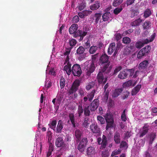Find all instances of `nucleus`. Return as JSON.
I'll return each mask as SVG.
<instances>
[{"label":"nucleus","mask_w":157,"mask_h":157,"mask_svg":"<svg viewBox=\"0 0 157 157\" xmlns=\"http://www.w3.org/2000/svg\"><path fill=\"white\" fill-rule=\"evenodd\" d=\"M151 14V10L149 9H147L144 12V17L145 18H146L149 17Z\"/></svg>","instance_id":"obj_46"},{"label":"nucleus","mask_w":157,"mask_h":157,"mask_svg":"<svg viewBox=\"0 0 157 157\" xmlns=\"http://www.w3.org/2000/svg\"><path fill=\"white\" fill-rule=\"evenodd\" d=\"M123 1V0H114L113 3L114 6L117 7L121 4Z\"/></svg>","instance_id":"obj_45"},{"label":"nucleus","mask_w":157,"mask_h":157,"mask_svg":"<svg viewBox=\"0 0 157 157\" xmlns=\"http://www.w3.org/2000/svg\"><path fill=\"white\" fill-rule=\"evenodd\" d=\"M107 138L106 136L104 135H103L102 136L101 142V138L99 137L97 139L98 144L99 145L101 144V149H103L105 148L107 143Z\"/></svg>","instance_id":"obj_9"},{"label":"nucleus","mask_w":157,"mask_h":157,"mask_svg":"<svg viewBox=\"0 0 157 157\" xmlns=\"http://www.w3.org/2000/svg\"><path fill=\"white\" fill-rule=\"evenodd\" d=\"M86 4L82 2L78 6V8L79 10L81 11L82 10L86 7Z\"/></svg>","instance_id":"obj_64"},{"label":"nucleus","mask_w":157,"mask_h":157,"mask_svg":"<svg viewBox=\"0 0 157 157\" xmlns=\"http://www.w3.org/2000/svg\"><path fill=\"white\" fill-rule=\"evenodd\" d=\"M105 92V94L103 97V101L105 102H107L109 98V92L108 90H107Z\"/></svg>","instance_id":"obj_56"},{"label":"nucleus","mask_w":157,"mask_h":157,"mask_svg":"<svg viewBox=\"0 0 157 157\" xmlns=\"http://www.w3.org/2000/svg\"><path fill=\"white\" fill-rule=\"evenodd\" d=\"M122 69V67L121 66L116 67L115 69L114 70L113 73V75L116 74L117 73L120 71Z\"/></svg>","instance_id":"obj_57"},{"label":"nucleus","mask_w":157,"mask_h":157,"mask_svg":"<svg viewBox=\"0 0 157 157\" xmlns=\"http://www.w3.org/2000/svg\"><path fill=\"white\" fill-rule=\"evenodd\" d=\"M109 57L106 54H102L100 59V63L101 65H104L107 63L110 64V62L109 61Z\"/></svg>","instance_id":"obj_11"},{"label":"nucleus","mask_w":157,"mask_h":157,"mask_svg":"<svg viewBox=\"0 0 157 157\" xmlns=\"http://www.w3.org/2000/svg\"><path fill=\"white\" fill-rule=\"evenodd\" d=\"M141 87V85L138 84L134 88L131 92V94L132 96L136 95L140 91Z\"/></svg>","instance_id":"obj_25"},{"label":"nucleus","mask_w":157,"mask_h":157,"mask_svg":"<svg viewBox=\"0 0 157 157\" xmlns=\"http://www.w3.org/2000/svg\"><path fill=\"white\" fill-rule=\"evenodd\" d=\"M80 84V82L78 80H75L68 91L69 95H70L75 92L77 90Z\"/></svg>","instance_id":"obj_5"},{"label":"nucleus","mask_w":157,"mask_h":157,"mask_svg":"<svg viewBox=\"0 0 157 157\" xmlns=\"http://www.w3.org/2000/svg\"><path fill=\"white\" fill-rule=\"evenodd\" d=\"M145 44V42L143 43L141 41H138L135 44V46L137 48H140L144 46V44Z\"/></svg>","instance_id":"obj_49"},{"label":"nucleus","mask_w":157,"mask_h":157,"mask_svg":"<svg viewBox=\"0 0 157 157\" xmlns=\"http://www.w3.org/2000/svg\"><path fill=\"white\" fill-rule=\"evenodd\" d=\"M69 117L73 127L75 128L76 127V125L75 122L74 114L72 113H70L69 114Z\"/></svg>","instance_id":"obj_38"},{"label":"nucleus","mask_w":157,"mask_h":157,"mask_svg":"<svg viewBox=\"0 0 157 157\" xmlns=\"http://www.w3.org/2000/svg\"><path fill=\"white\" fill-rule=\"evenodd\" d=\"M97 79L99 84L104 85L106 82L107 78H104L103 74L101 72L99 71L97 75Z\"/></svg>","instance_id":"obj_8"},{"label":"nucleus","mask_w":157,"mask_h":157,"mask_svg":"<svg viewBox=\"0 0 157 157\" xmlns=\"http://www.w3.org/2000/svg\"><path fill=\"white\" fill-rule=\"evenodd\" d=\"M123 89L122 88L117 89L114 91L112 96L113 97H117L122 92Z\"/></svg>","instance_id":"obj_31"},{"label":"nucleus","mask_w":157,"mask_h":157,"mask_svg":"<svg viewBox=\"0 0 157 157\" xmlns=\"http://www.w3.org/2000/svg\"><path fill=\"white\" fill-rule=\"evenodd\" d=\"M129 94V92L127 90L123 92L122 98L123 99L127 98Z\"/></svg>","instance_id":"obj_60"},{"label":"nucleus","mask_w":157,"mask_h":157,"mask_svg":"<svg viewBox=\"0 0 157 157\" xmlns=\"http://www.w3.org/2000/svg\"><path fill=\"white\" fill-rule=\"evenodd\" d=\"M132 52L127 47H126L124 48V54L128 55H129V54L132 53Z\"/></svg>","instance_id":"obj_50"},{"label":"nucleus","mask_w":157,"mask_h":157,"mask_svg":"<svg viewBox=\"0 0 157 157\" xmlns=\"http://www.w3.org/2000/svg\"><path fill=\"white\" fill-rule=\"evenodd\" d=\"M71 49V48H66V51L64 53V55L69 56Z\"/></svg>","instance_id":"obj_63"},{"label":"nucleus","mask_w":157,"mask_h":157,"mask_svg":"<svg viewBox=\"0 0 157 157\" xmlns=\"http://www.w3.org/2000/svg\"><path fill=\"white\" fill-rule=\"evenodd\" d=\"M82 68L83 70L86 72V75L90 76L95 70V67L94 64L92 61L90 60L87 61L83 64Z\"/></svg>","instance_id":"obj_1"},{"label":"nucleus","mask_w":157,"mask_h":157,"mask_svg":"<svg viewBox=\"0 0 157 157\" xmlns=\"http://www.w3.org/2000/svg\"><path fill=\"white\" fill-rule=\"evenodd\" d=\"M151 49V46L149 45H147L139 52L137 55V58L140 59L142 57L146 56L149 52Z\"/></svg>","instance_id":"obj_3"},{"label":"nucleus","mask_w":157,"mask_h":157,"mask_svg":"<svg viewBox=\"0 0 157 157\" xmlns=\"http://www.w3.org/2000/svg\"><path fill=\"white\" fill-rule=\"evenodd\" d=\"M60 84L61 89H62L64 87L65 84V80L63 76L61 77L60 79Z\"/></svg>","instance_id":"obj_44"},{"label":"nucleus","mask_w":157,"mask_h":157,"mask_svg":"<svg viewBox=\"0 0 157 157\" xmlns=\"http://www.w3.org/2000/svg\"><path fill=\"white\" fill-rule=\"evenodd\" d=\"M62 100V98L61 97L59 96H57L56 98L53 99L52 101V102L54 105L55 109L57 110L59 108Z\"/></svg>","instance_id":"obj_12"},{"label":"nucleus","mask_w":157,"mask_h":157,"mask_svg":"<svg viewBox=\"0 0 157 157\" xmlns=\"http://www.w3.org/2000/svg\"><path fill=\"white\" fill-rule=\"evenodd\" d=\"M84 108V114L85 117H89L90 114V112L89 106L83 105Z\"/></svg>","instance_id":"obj_27"},{"label":"nucleus","mask_w":157,"mask_h":157,"mask_svg":"<svg viewBox=\"0 0 157 157\" xmlns=\"http://www.w3.org/2000/svg\"><path fill=\"white\" fill-rule=\"evenodd\" d=\"M72 68H71V64L69 62L67 63V65H65L63 68V70L66 71L68 75H70L72 72Z\"/></svg>","instance_id":"obj_24"},{"label":"nucleus","mask_w":157,"mask_h":157,"mask_svg":"<svg viewBox=\"0 0 157 157\" xmlns=\"http://www.w3.org/2000/svg\"><path fill=\"white\" fill-rule=\"evenodd\" d=\"M128 75V73L127 72V69H124L120 72L118 75V77L121 79H124L127 77Z\"/></svg>","instance_id":"obj_22"},{"label":"nucleus","mask_w":157,"mask_h":157,"mask_svg":"<svg viewBox=\"0 0 157 157\" xmlns=\"http://www.w3.org/2000/svg\"><path fill=\"white\" fill-rule=\"evenodd\" d=\"M71 71L73 74L75 76L79 77L82 73L80 66L78 64H75L73 66Z\"/></svg>","instance_id":"obj_4"},{"label":"nucleus","mask_w":157,"mask_h":157,"mask_svg":"<svg viewBox=\"0 0 157 157\" xmlns=\"http://www.w3.org/2000/svg\"><path fill=\"white\" fill-rule=\"evenodd\" d=\"M94 84L93 82L89 83L86 86V89L87 90H89L90 89L92 88L94 86Z\"/></svg>","instance_id":"obj_55"},{"label":"nucleus","mask_w":157,"mask_h":157,"mask_svg":"<svg viewBox=\"0 0 157 157\" xmlns=\"http://www.w3.org/2000/svg\"><path fill=\"white\" fill-rule=\"evenodd\" d=\"M100 3L99 1H96L94 3L90 6V9L92 10L98 9L100 6Z\"/></svg>","instance_id":"obj_23"},{"label":"nucleus","mask_w":157,"mask_h":157,"mask_svg":"<svg viewBox=\"0 0 157 157\" xmlns=\"http://www.w3.org/2000/svg\"><path fill=\"white\" fill-rule=\"evenodd\" d=\"M101 14L100 13H96L94 14L92 17V19L94 21L95 24H97L99 21L101 23Z\"/></svg>","instance_id":"obj_17"},{"label":"nucleus","mask_w":157,"mask_h":157,"mask_svg":"<svg viewBox=\"0 0 157 157\" xmlns=\"http://www.w3.org/2000/svg\"><path fill=\"white\" fill-rule=\"evenodd\" d=\"M156 135L155 133H152L151 134L150 140V144H152L153 141L154 140L155 138H156Z\"/></svg>","instance_id":"obj_59"},{"label":"nucleus","mask_w":157,"mask_h":157,"mask_svg":"<svg viewBox=\"0 0 157 157\" xmlns=\"http://www.w3.org/2000/svg\"><path fill=\"white\" fill-rule=\"evenodd\" d=\"M63 124L61 120H59L56 127V132L60 133L62 132V130L63 128Z\"/></svg>","instance_id":"obj_21"},{"label":"nucleus","mask_w":157,"mask_h":157,"mask_svg":"<svg viewBox=\"0 0 157 157\" xmlns=\"http://www.w3.org/2000/svg\"><path fill=\"white\" fill-rule=\"evenodd\" d=\"M126 109H125L122 113L121 119L122 121L125 122L127 120V118L125 114Z\"/></svg>","instance_id":"obj_52"},{"label":"nucleus","mask_w":157,"mask_h":157,"mask_svg":"<svg viewBox=\"0 0 157 157\" xmlns=\"http://www.w3.org/2000/svg\"><path fill=\"white\" fill-rule=\"evenodd\" d=\"M98 49V47L96 46H91L89 49V53L90 54H93L95 53Z\"/></svg>","instance_id":"obj_42"},{"label":"nucleus","mask_w":157,"mask_h":157,"mask_svg":"<svg viewBox=\"0 0 157 157\" xmlns=\"http://www.w3.org/2000/svg\"><path fill=\"white\" fill-rule=\"evenodd\" d=\"M107 124L105 127L106 130L108 131L109 129L112 128L114 126V122H106Z\"/></svg>","instance_id":"obj_43"},{"label":"nucleus","mask_w":157,"mask_h":157,"mask_svg":"<svg viewBox=\"0 0 157 157\" xmlns=\"http://www.w3.org/2000/svg\"><path fill=\"white\" fill-rule=\"evenodd\" d=\"M151 22L148 20L146 21L143 24V28L144 29H148L151 26Z\"/></svg>","instance_id":"obj_34"},{"label":"nucleus","mask_w":157,"mask_h":157,"mask_svg":"<svg viewBox=\"0 0 157 157\" xmlns=\"http://www.w3.org/2000/svg\"><path fill=\"white\" fill-rule=\"evenodd\" d=\"M89 120V119L87 117H85L84 119V121L83 123V125L85 127H86L88 125L89 123L88 121Z\"/></svg>","instance_id":"obj_62"},{"label":"nucleus","mask_w":157,"mask_h":157,"mask_svg":"<svg viewBox=\"0 0 157 157\" xmlns=\"http://www.w3.org/2000/svg\"><path fill=\"white\" fill-rule=\"evenodd\" d=\"M106 122H114V120L113 116L110 114L107 113L105 116Z\"/></svg>","instance_id":"obj_32"},{"label":"nucleus","mask_w":157,"mask_h":157,"mask_svg":"<svg viewBox=\"0 0 157 157\" xmlns=\"http://www.w3.org/2000/svg\"><path fill=\"white\" fill-rule=\"evenodd\" d=\"M120 148H124L127 149L128 147V144L126 141H122L120 144Z\"/></svg>","instance_id":"obj_47"},{"label":"nucleus","mask_w":157,"mask_h":157,"mask_svg":"<svg viewBox=\"0 0 157 157\" xmlns=\"http://www.w3.org/2000/svg\"><path fill=\"white\" fill-rule=\"evenodd\" d=\"M95 152L94 149L93 147H90L87 148V153L88 155H91L94 154Z\"/></svg>","instance_id":"obj_35"},{"label":"nucleus","mask_w":157,"mask_h":157,"mask_svg":"<svg viewBox=\"0 0 157 157\" xmlns=\"http://www.w3.org/2000/svg\"><path fill=\"white\" fill-rule=\"evenodd\" d=\"M84 108L83 109L82 105H79L78 108V113L79 117H80L82 116Z\"/></svg>","instance_id":"obj_40"},{"label":"nucleus","mask_w":157,"mask_h":157,"mask_svg":"<svg viewBox=\"0 0 157 157\" xmlns=\"http://www.w3.org/2000/svg\"><path fill=\"white\" fill-rule=\"evenodd\" d=\"M99 105V100L98 99H95L90 103L89 105L90 110L91 112L96 110Z\"/></svg>","instance_id":"obj_10"},{"label":"nucleus","mask_w":157,"mask_h":157,"mask_svg":"<svg viewBox=\"0 0 157 157\" xmlns=\"http://www.w3.org/2000/svg\"><path fill=\"white\" fill-rule=\"evenodd\" d=\"M85 51V48L82 46H79L77 49L76 53L79 55L78 59L79 60H82L86 57V54L84 53Z\"/></svg>","instance_id":"obj_7"},{"label":"nucleus","mask_w":157,"mask_h":157,"mask_svg":"<svg viewBox=\"0 0 157 157\" xmlns=\"http://www.w3.org/2000/svg\"><path fill=\"white\" fill-rule=\"evenodd\" d=\"M139 13V11L138 10L132 9L131 10V17L133 18L135 16H137Z\"/></svg>","instance_id":"obj_37"},{"label":"nucleus","mask_w":157,"mask_h":157,"mask_svg":"<svg viewBox=\"0 0 157 157\" xmlns=\"http://www.w3.org/2000/svg\"><path fill=\"white\" fill-rule=\"evenodd\" d=\"M85 49H87L89 48L90 46V41L89 40H88L86 42L84 45Z\"/></svg>","instance_id":"obj_61"},{"label":"nucleus","mask_w":157,"mask_h":157,"mask_svg":"<svg viewBox=\"0 0 157 157\" xmlns=\"http://www.w3.org/2000/svg\"><path fill=\"white\" fill-rule=\"evenodd\" d=\"M55 145L57 147H63L65 145L64 141L62 137H59L56 140Z\"/></svg>","instance_id":"obj_16"},{"label":"nucleus","mask_w":157,"mask_h":157,"mask_svg":"<svg viewBox=\"0 0 157 157\" xmlns=\"http://www.w3.org/2000/svg\"><path fill=\"white\" fill-rule=\"evenodd\" d=\"M97 118L98 121V123H100L101 124H103L105 123V119L102 116H98Z\"/></svg>","instance_id":"obj_53"},{"label":"nucleus","mask_w":157,"mask_h":157,"mask_svg":"<svg viewBox=\"0 0 157 157\" xmlns=\"http://www.w3.org/2000/svg\"><path fill=\"white\" fill-rule=\"evenodd\" d=\"M149 126L147 123L144 124L142 127V130L140 133V137L142 138L146 135L148 132Z\"/></svg>","instance_id":"obj_13"},{"label":"nucleus","mask_w":157,"mask_h":157,"mask_svg":"<svg viewBox=\"0 0 157 157\" xmlns=\"http://www.w3.org/2000/svg\"><path fill=\"white\" fill-rule=\"evenodd\" d=\"M68 43L70 46V48H71L72 49V48L76 45L77 44V41L74 39H69V40Z\"/></svg>","instance_id":"obj_36"},{"label":"nucleus","mask_w":157,"mask_h":157,"mask_svg":"<svg viewBox=\"0 0 157 157\" xmlns=\"http://www.w3.org/2000/svg\"><path fill=\"white\" fill-rule=\"evenodd\" d=\"M132 84V81L130 80L123 83V86L124 87L126 88L131 86Z\"/></svg>","instance_id":"obj_54"},{"label":"nucleus","mask_w":157,"mask_h":157,"mask_svg":"<svg viewBox=\"0 0 157 157\" xmlns=\"http://www.w3.org/2000/svg\"><path fill=\"white\" fill-rule=\"evenodd\" d=\"M111 15V13L109 12H106L102 16L103 21H108L109 19V17Z\"/></svg>","instance_id":"obj_29"},{"label":"nucleus","mask_w":157,"mask_h":157,"mask_svg":"<svg viewBox=\"0 0 157 157\" xmlns=\"http://www.w3.org/2000/svg\"><path fill=\"white\" fill-rule=\"evenodd\" d=\"M142 20L139 18L132 22L131 25L132 26H138L142 22Z\"/></svg>","instance_id":"obj_33"},{"label":"nucleus","mask_w":157,"mask_h":157,"mask_svg":"<svg viewBox=\"0 0 157 157\" xmlns=\"http://www.w3.org/2000/svg\"><path fill=\"white\" fill-rule=\"evenodd\" d=\"M121 150L119 149L118 150H115V151L112 152V153L111 154V156H113L114 155L120 154L121 152Z\"/></svg>","instance_id":"obj_58"},{"label":"nucleus","mask_w":157,"mask_h":157,"mask_svg":"<svg viewBox=\"0 0 157 157\" xmlns=\"http://www.w3.org/2000/svg\"><path fill=\"white\" fill-rule=\"evenodd\" d=\"M78 25L77 24H72L69 29V32L71 34H74L77 31Z\"/></svg>","instance_id":"obj_18"},{"label":"nucleus","mask_w":157,"mask_h":157,"mask_svg":"<svg viewBox=\"0 0 157 157\" xmlns=\"http://www.w3.org/2000/svg\"><path fill=\"white\" fill-rule=\"evenodd\" d=\"M90 128L94 133H98L100 132V128L96 123L92 124L90 126Z\"/></svg>","instance_id":"obj_14"},{"label":"nucleus","mask_w":157,"mask_h":157,"mask_svg":"<svg viewBox=\"0 0 157 157\" xmlns=\"http://www.w3.org/2000/svg\"><path fill=\"white\" fill-rule=\"evenodd\" d=\"M87 28L86 27H84L82 30H78L73 35L74 37L76 38L78 37H80V39H79V41H81L83 39V38L87 34Z\"/></svg>","instance_id":"obj_2"},{"label":"nucleus","mask_w":157,"mask_h":157,"mask_svg":"<svg viewBox=\"0 0 157 157\" xmlns=\"http://www.w3.org/2000/svg\"><path fill=\"white\" fill-rule=\"evenodd\" d=\"M122 41L124 44H128L131 42V40L128 37H124L123 38Z\"/></svg>","instance_id":"obj_48"},{"label":"nucleus","mask_w":157,"mask_h":157,"mask_svg":"<svg viewBox=\"0 0 157 157\" xmlns=\"http://www.w3.org/2000/svg\"><path fill=\"white\" fill-rule=\"evenodd\" d=\"M114 140L116 144H118L120 143L121 139L120 134L119 132H116L114 135Z\"/></svg>","instance_id":"obj_26"},{"label":"nucleus","mask_w":157,"mask_h":157,"mask_svg":"<svg viewBox=\"0 0 157 157\" xmlns=\"http://www.w3.org/2000/svg\"><path fill=\"white\" fill-rule=\"evenodd\" d=\"M56 123L57 122L56 120H53L52 121L51 123L48 124V125L51 129L54 131L56 129Z\"/></svg>","instance_id":"obj_39"},{"label":"nucleus","mask_w":157,"mask_h":157,"mask_svg":"<svg viewBox=\"0 0 157 157\" xmlns=\"http://www.w3.org/2000/svg\"><path fill=\"white\" fill-rule=\"evenodd\" d=\"M155 33H154L152 35H151V39H150V40H149L147 39H146V40H144L145 43L146 44H147L149 42L152 41L155 37Z\"/></svg>","instance_id":"obj_51"},{"label":"nucleus","mask_w":157,"mask_h":157,"mask_svg":"<svg viewBox=\"0 0 157 157\" xmlns=\"http://www.w3.org/2000/svg\"><path fill=\"white\" fill-rule=\"evenodd\" d=\"M82 135V132L79 129L76 130L75 132V136L78 141L81 140V137Z\"/></svg>","instance_id":"obj_30"},{"label":"nucleus","mask_w":157,"mask_h":157,"mask_svg":"<svg viewBox=\"0 0 157 157\" xmlns=\"http://www.w3.org/2000/svg\"><path fill=\"white\" fill-rule=\"evenodd\" d=\"M47 138H48V142L49 144H51V140L52 138V133L51 131L48 130L47 133Z\"/></svg>","instance_id":"obj_41"},{"label":"nucleus","mask_w":157,"mask_h":157,"mask_svg":"<svg viewBox=\"0 0 157 157\" xmlns=\"http://www.w3.org/2000/svg\"><path fill=\"white\" fill-rule=\"evenodd\" d=\"M116 49L115 44L112 43L110 44L108 49V53L109 55H111Z\"/></svg>","instance_id":"obj_20"},{"label":"nucleus","mask_w":157,"mask_h":157,"mask_svg":"<svg viewBox=\"0 0 157 157\" xmlns=\"http://www.w3.org/2000/svg\"><path fill=\"white\" fill-rule=\"evenodd\" d=\"M125 4H122L119 7L115 8L113 10V13L114 14L116 15H117L122 10L123 8H124L125 6Z\"/></svg>","instance_id":"obj_28"},{"label":"nucleus","mask_w":157,"mask_h":157,"mask_svg":"<svg viewBox=\"0 0 157 157\" xmlns=\"http://www.w3.org/2000/svg\"><path fill=\"white\" fill-rule=\"evenodd\" d=\"M148 64L149 63L147 60H144L139 63V69L140 70H145L147 69Z\"/></svg>","instance_id":"obj_15"},{"label":"nucleus","mask_w":157,"mask_h":157,"mask_svg":"<svg viewBox=\"0 0 157 157\" xmlns=\"http://www.w3.org/2000/svg\"><path fill=\"white\" fill-rule=\"evenodd\" d=\"M80 141L78 145V149L80 152H82L84 151L86 146L88 143L87 139L86 137H84Z\"/></svg>","instance_id":"obj_6"},{"label":"nucleus","mask_w":157,"mask_h":157,"mask_svg":"<svg viewBox=\"0 0 157 157\" xmlns=\"http://www.w3.org/2000/svg\"><path fill=\"white\" fill-rule=\"evenodd\" d=\"M110 64L107 63L104 64V65H102L103 67H101V69L100 71H101L102 73L103 72L108 73L110 72L111 68L110 67L108 68Z\"/></svg>","instance_id":"obj_19"}]
</instances>
